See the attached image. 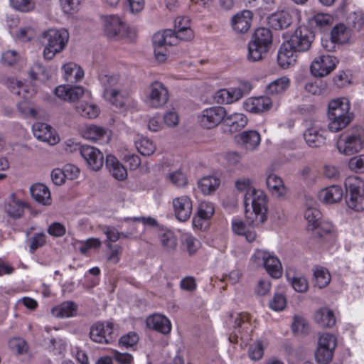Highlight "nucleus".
Returning a JSON list of instances; mask_svg holds the SVG:
<instances>
[{
	"instance_id": "nucleus-1",
	"label": "nucleus",
	"mask_w": 364,
	"mask_h": 364,
	"mask_svg": "<svg viewBox=\"0 0 364 364\" xmlns=\"http://www.w3.org/2000/svg\"><path fill=\"white\" fill-rule=\"evenodd\" d=\"M236 188L245 192L244 205L247 218L252 225L262 224L266 220L267 210V196L261 190L252 186V181L248 178H241L235 181Z\"/></svg>"
},
{
	"instance_id": "nucleus-2",
	"label": "nucleus",
	"mask_w": 364,
	"mask_h": 364,
	"mask_svg": "<svg viewBox=\"0 0 364 364\" xmlns=\"http://www.w3.org/2000/svg\"><path fill=\"white\" fill-rule=\"evenodd\" d=\"M38 40L43 46V58L46 60H52L65 48L69 40V33L65 28H49L39 35Z\"/></svg>"
},
{
	"instance_id": "nucleus-3",
	"label": "nucleus",
	"mask_w": 364,
	"mask_h": 364,
	"mask_svg": "<svg viewBox=\"0 0 364 364\" xmlns=\"http://www.w3.org/2000/svg\"><path fill=\"white\" fill-rule=\"evenodd\" d=\"M350 102L346 97L336 98L329 102L328 128L331 132H337L350 123L353 114L350 112Z\"/></svg>"
},
{
	"instance_id": "nucleus-4",
	"label": "nucleus",
	"mask_w": 364,
	"mask_h": 364,
	"mask_svg": "<svg viewBox=\"0 0 364 364\" xmlns=\"http://www.w3.org/2000/svg\"><path fill=\"white\" fill-rule=\"evenodd\" d=\"M336 147L340 154L352 156L364 149V128L360 125L350 127L338 136Z\"/></svg>"
},
{
	"instance_id": "nucleus-5",
	"label": "nucleus",
	"mask_w": 364,
	"mask_h": 364,
	"mask_svg": "<svg viewBox=\"0 0 364 364\" xmlns=\"http://www.w3.org/2000/svg\"><path fill=\"white\" fill-rule=\"evenodd\" d=\"M272 43V35L269 29L262 27L255 30L248 44L247 59L255 62L262 59Z\"/></svg>"
},
{
	"instance_id": "nucleus-6",
	"label": "nucleus",
	"mask_w": 364,
	"mask_h": 364,
	"mask_svg": "<svg viewBox=\"0 0 364 364\" xmlns=\"http://www.w3.org/2000/svg\"><path fill=\"white\" fill-rule=\"evenodd\" d=\"M346 203L355 210H364V181L357 176H350L345 181Z\"/></svg>"
},
{
	"instance_id": "nucleus-7",
	"label": "nucleus",
	"mask_w": 364,
	"mask_h": 364,
	"mask_svg": "<svg viewBox=\"0 0 364 364\" xmlns=\"http://www.w3.org/2000/svg\"><path fill=\"white\" fill-rule=\"evenodd\" d=\"M251 261L257 266L263 267L272 278L279 279L282 275V267L279 259L269 251L257 250L252 255Z\"/></svg>"
},
{
	"instance_id": "nucleus-8",
	"label": "nucleus",
	"mask_w": 364,
	"mask_h": 364,
	"mask_svg": "<svg viewBox=\"0 0 364 364\" xmlns=\"http://www.w3.org/2000/svg\"><path fill=\"white\" fill-rule=\"evenodd\" d=\"M168 88L161 82L154 81L146 87L144 102L151 108H161L168 101Z\"/></svg>"
},
{
	"instance_id": "nucleus-9",
	"label": "nucleus",
	"mask_w": 364,
	"mask_h": 364,
	"mask_svg": "<svg viewBox=\"0 0 364 364\" xmlns=\"http://www.w3.org/2000/svg\"><path fill=\"white\" fill-rule=\"evenodd\" d=\"M314 39V36L311 31L302 26L296 28L286 42L294 50L301 53L307 51L311 48Z\"/></svg>"
},
{
	"instance_id": "nucleus-10",
	"label": "nucleus",
	"mask_w": 364,
	"mask_h": 364,
	"mask_svg": "<svg viewBox=\"0 0 364 364\" xmlns=\"http://www.w3.org/2000/svg\"><path fill=\"white\" fill-rule=\"evenodd\" d=\"M225 117V109L221 106H214L203 109L198 117L199 124L205 129L217 127Z\"/></svg>"
},
{
	"instance_id": "nucleus-11",
	"label": "nucleus",
	"mask_w": 364,
	"mask_h": 364,
	"mask_svg": "<svg viewBox=\"0 0 364 364\" xmlns=\"http://www.w3.org/2000/svg\"><path fill=\"white\" fill-rule=\"evenodd\" d=\"M234 336H230L229 340L230 342H237V338L243 342H247L251 339V333L253 331V326L250 323V315L247 313L238 314L234 321Z\"/></svg>"
},
{
	"instance_id": "nucleus-12",
	"label": "nucleus",
	"mask_w": 364,
	"mask_h": 364,
	"mask_svg": "<svg viewBox=\"0 0 364 364\" xmlns=\"http://www.w3.org/2000/svg\"><path fill=\"white\" fill-rule=\"evenodd\" d=\"M337 59L329 54L321 53L312 61L310 70L315 77H324L331 73L336 68Z\"/></svg>"
},
{
	"instance_id": "nucleus-13",
	"label": "nucleus",
	"mask_w": 364,
	"mask_h": 364,
	"mask_svg": "<svg viewBox=\"0 0 364 364\" xmlns=\"http://www.w3.org/2000/svg\"><path fill=\"white\" fill-rule=\"evenodd\" d=\"M104 33L109 39H119L125 36L127 26L116 15L106 16L103 18Z\"/></svg>"
},
{
	"instance_id": "nucleus-14",
	"label": "nucleus",
	"mask_w": 364,
	"mask_h": 364,
	"mask_svg": "<svg viewBox=\"0 0 364 364\" xmlns=\"http://www.w3.org/2000/svg\"><path fill=\"white\" fill-rule=\"evenodd\" d=\"M296 10H282L273 13L268 18V23L275 30L287 28L294 21Z\"/></svg>"
},
{
	"instance_id": "nucleus-15",
	"label": "nucleus",
	"mask_w": 364,
	"mask_h": 364,
	"mask_svg": "<svg viewBox=\"0 0 364 364\" xmlns=\"http://www.w3.org/2000/svg\"><path fill=\"white\" fill-rule=\"evenodd\" d=\"M80 154L87 166L93 171L100 170L103 166V154L97 148L84 145L78 148Z\"/></svg>"
},
{
	"instance_id": "nucleus-16",
	"label": "nucleus",
	"mask_w": 364,
	"mask_h": 364,
	"mask_svg": "<svg viewBox=\"0 0 364 364\" xmlns=\"http://www.w3.org/2000/svg\"><path fill=\"white\" fill-rule=\"evenodd\" d=\"M113 325L112 323H96L90 328V337L96 343H109L112 341Z\"/></svg>"
},
{
	"instance_id": "nucleus-17",
	"label": "nucleus",
	"mask_w": 364,
	"mask_h": 364,
	"mask_svg": "<svg viewBox=\"0 0 364 364\" xmlns=\"http://www.w3.org/2000/svg\"><path fill=\"white\" fill-rule=\"evenodd\" d=\"M325 133L318 122H313L305 130L304 138L309 146L320 147L326 143Z\"/></svg>"
},
{
	"instance_id": "nucleus-18",
	"label": "nucleus",
	"mask_w": 364,
	"mask_h": 364,
	"mask_svg": "<svg viewBox=\"0 0 364 364\" xmlns=\"http://www.w3.org/2000/svg\"><path fill=\"white\" fill-rule=\"evenodd\" d=\"M173 207L176 218L181 221L188 220L192 213L193 204L191 198L181 196L173 200Z\"/></svg>"
},
{
	"instance_id": "nucleus-19",
	"label": "nucleus",
	"mask_w": 364,
	"mask_h": 364,
	"mask_svg": "<svg viewBox=\"0 0 364 364\" xmlns=\"http://www.w3.org/2000/svg\"><path fill=\"white\" fill-rule=\"evenodd\" d=\"M82 136L89 141L101 144L108 143L111 138L110 132L107 129L95 124L87 126L82 131Z\"/></svg>"
},
{
	"instance_id": "nucleus-20",
	"label": "nucleus",
	"mask_w": 364,
	"mask_h": 364,
	"mask_svg": "<svg viewBox=\"0 0 364 364\" xmlns=\"http://www.w3.org/2000/svg\"><path fill=\"white\" fill-rule=\"evenodd\" d=\"M32 131L36 139L50 145L55 144L59 141V137L55 131L46 123H35L32 127Z\"/></svg>"
},
{
	"instance_id": "nucleus-21",
	"label": "nucleus",
	"mask_w": 364,
	"mask_h": 364,
	"mask_svg": "<svg viewBox=\"0 0 364 364\" xmlns=\"http://www.w3.org/2000/svg\"><path fill=\"white\" fill-rule=\"evenodd\" d=\"M272 106V100L269 96L250 97L243 102L244 109L255 114L268 111Z\"/></svg>"
},
{
	"instance_id": "nucleus-22",
	"label": "nucleus",
	"mask_w": 364,
	"mask_h": 364,
	"mask_svg": "<svg viewBox=\"0 0 364 364\" xmlns=\"http://www.w3.org/2000/svg\"><path fill=\"white\" fill-rule=\"evenodd\" d=\"M235 140L247 151H253L259 146L261 141V136L255 130H247L236 135Z\"/></svg>"
},
{
	"instance_id": "nucleus-23",
	"label": "nucleus",
	"mask_w": 364,
	"mask_h": 364,
	"mask_svg": "<svg viewBox=\"0 0 364 364\" xmlns=\"http://www.w3.org/2000/svg\"><path fill=\"white\" fill-rule=\"evenodd\" d=\"M54 92L62 100L75 102L85 94V90L80 86L59 85L55 89Z\"/></svg>"
},
{
	"instance_id": "nucleus-24",
	"label": "nucleus",
	"mask_w": 364,
	"mask_h": 364,
	"mask_svg": "<svg viewBox=\"0 0 364 364\" xmlns=\"http://www.w3.org/2000/svg\"><path fill=\"white\" fill-rule=\"evenodd\" d=\"M146 323L148 328L155 330L163 334H168L171 331L170 320L161 314H153L149 316Z\"/></svg>"
},
{
	"instance_id": "nucleus-25",
	"label": "nucleus",
	"mask_w": 364,
	"mask_h": 364,
	"mask_svg": "<svg viewBox=\"0 0 364 364\" xmlns=\"http://www.w3.org/2000/svg\"><path fill=\"white\" fill-rule=\"evenodd\" d=\"M298 51L294 50L288 43L285 41L277 54V61L280 67L287 68L295 64L297 58Z\"/></svg>"
},
{
	"instance_id": "nucleus-26",
	"label": "nucleus",
	"mask_w": 364,
	"mask_h": 364,
	"mask_svg": "<svg viewBox=\"0 0 364 364\" xmlns=\"http://www.w3.org/2000/svg\"><path fill=\"white\" fill-rule=\"evenodd\" d=\"M252 19V13L249 10H244L232 17V27L237 33H245L250 28Z\"/></svg>"
},
{
	"instance_id": "nucleus-27",
	"label": "nucleus",
	"mask_w": 364,
	"mask_h": 364,
	"mask_svg": "<svg viewBox=\"0 0 364 364\" xmlns=\"http://www.w3.org/2000/svg\"><path fill=\"white\" fill-rule=\"evenodd\" d=\"M343 196V188L336 185H333L322 189L318 193V198L321 201L333 204L339 202Z\"/></svg>"
},
{
	"instance_id": "nucleus-28",
	"label": "nucleus",
	"mask_w": 364,
	"mask_h": 364,
	"mask_svg": "<svg viewBox=\"0 0 364 364\" xmlns=\"http://www.w3.org/2000/svg\"><path fill=\"white\" fill-rule=\"evenodd\" d=\"M105 166L115 179L123 181L127 177V169L115 156L107 155L105 160Z\"/></svg>"
},
{
	"instance_id": "nucleus-29",
	"label": "nucleus",
	"mask_w": 364,
	"mask_h": 364,
	"mask_svg": "<svg viewBox=\"0 0 364 364\" xmlns=\"http://www.w3.org/2000/svg\"><path fill=\"white\" fill-rule=\"evenodd\" d=\"M62 70L64 80L70 83L77 82L84 77V71L81 67L73 62L64 64Z\"/></svg>"
},
{
	"instance_id": "nucleus-30",
	"label": "nucleus",
	"mask_w": 364,
	"mask_h": 364,
	"mask_svg": "<svg viewBox=\"0 0 364 364\" xmlns=\"http://www.w3.org/2000/svg\"><path fill=\"white\" fill-rule=\"evenodd\" d=\"M215 212V208L212 203L208 201H202L200 203L197 213L193 218V224L194 226L201 228V220H209Z\"/></svg>"
},
{
	"instance_id": "nucleus-31",
	"label": "nucleus",
	"mask_w": 364,
	"mask_h": 364,
	"mask_svg": "<svg viewBox=\"0 0 364 364\" xmlns=\"http://www.w3.org/2000/svg\"><path fill=\"white\" fill-rule=\"evenodd\" d=\"M32 198L38 203L43 205L51 204V196L49 188L43 183L33 184L30 188Z\"/></svg>"
},
{
	"instance_id": "nucleus-32",
	"label": "nucleus",
	"mask_w": 364,
	"mask_h": 364,
	"mask_svg": "<svg viewBox=\"0 0 364 364\" xmlns=\"http://www.w3.org/2000/svg\"><path fill=\"white\" fill-rule=\"evenodd\" d=\"M223 121L230 132L241 130L247 124L248 122L247 117L244 114L237 112L228 115L225 112V117Z\"/></svg>"
},
{
	"instance_id": "nucleus-33",
	"label": "nucleus",
	"mask_w": 364,
	"mask_h": 364,
	"mask_svg": "<svg viewBox=\"0 0 364 364\" xmlns=\"http://www.w3.org/2000/svg\"><path fill=\"white\" fill-rule=\"evenodd\" d=\"M214 100L218 104H232L240 100L241 95L236 87L220 89L213 95Z\"/></svg>"
},
{
	"instance_id": "nucleus-34",
	"label": "nucleus",
	"mask_w": 364,
	"mask_h": 364,
	"mask_svg": "<svg viewBox=\"0 0 364 364\" xmlns=\"http://www.w3.org/2000/svg\"><path fill=\"white\" fill-rule=\"evenodd\" d=\"M105 99L117 107H124L129 101L128 95L118 89H109L103 93Z\"/></svg>"
},
{
	"instance_id": "nucleus-35",
	"label": "nucleus",
	"mask_w": 364,
	"mask_h": 364,
	"mask_svg": "<svg viewBox=\"0 0 364 364\" xmlns=\"http://www.w3.org/2000/svg\"><path fill=\"white\" fill-rule=\"evenodd\" d=\"M154 47L171 46L176 45V38L173 37V32L171 29L156 33L152 38Z\"/></svg>"
},
{
	"instance_id": "nucleus-36",
	"label": "nucleus",
	"mask_w": 364,
	"mask_h": 364,
	"mask_svg": "<svg viewBox=\"0 0 364 364\" xmlns=\"http://www.w3.org/2000/svg\"><path fill=\"white\" fill-rule=\"evenodd\" d=\"M316 322L321 327H332L336 323L333 312L328 308L319 309L314 316Z\"/></svg>"
},
{
	"instance_id": "nucleus-37",
	"label": "nucleus",
	"mask_w": 364,
	"mask_h": 364,
	"mask_svg": "<svg viewBox=\"0 0 364 364\" xmlns=\"http://www.w3.org/2000/svg\"><path fill=\"white\" fill-rule=\"evenodd\" d=\"M266 183L268 188L272 194L277 196H283L285 193V186L282 179L276 174L267 172Z\"/></svg>"
},
{
	"instance_id": "nucleus-38",
	"label": "nucleus",
	"mask_w": 364,
	"mask_h": 364,
	"mask_svg": "<svg viewBox=\"0 0 364 364\" xmlns=\"http://www.w3.org/2000/svg\"><path fill=\"white\" fill-rule=\"evenodd\" d=\"M77 306L73 301H65L54 307L51 312L53 316L58 318H68L73 316L77 311Z\"/></svg>"
},
{
	"instance_id": "nucleus-39",
	"label": "nucleus",
	"mask_w": 364,
	"mask_h": 364,
	"mask_svg": "<svg viewBox=\"0 0 364 364\" xmlns=\"http://www.w3.org/2000/svg\"><path fill=\"white\" fill-rule=\"evenodd\" d=\"M351 36V30L343 23L336 24L332 29L331 37L338 44H343L348 42Z\"/></svg>"
},
{
	"instance_id": "nucleus-40",
	"label": "nucleus",
	"mask_w": 364,
	"mask_h": 364,
	"mask_svg": "<svg viewBox=\"0 0 364 364\" xmlns=\"http://www.w3.org/2000/svg\"><path fill=\"white\" fill-rule=\"evenodd\" d=\"M289 84L290 81L288 77H279L269 84L266 88V92L272 96L280 95L289 87Z\"/></svg>"
},
{
	"instance_id": "nucleus-41",
	"label": "nucleus",
	"mask_w": 364,
	"mask_h": 364,
	"mask_svg": "<svg viewBox=\"0 0 364 364\" xmlns=\"http://www.w3.org/2000/svg\"><path fill=\"white\" fill-rule=\"evenodd\" d=\"M75 109L79 114L88 119L96 118L100 114V109L96 105L87 102H80Z\"/></svg>"
},
{
	"instance_id": "nucleus-42",
	"label": "nucleus",
	"mask_w": 364,
	"mask_h": 364,
	"mask_svg": "<svg viewBox=\"0 0 364 364\" xmlns=\"http://www.w3.org/2000/svg\"><path fill=\"white\" fill-rule=\"evenodd\" d=\"M310 203L311 206L308 207L304 212V218L307 221L308 228L314 230L320 222L321 213L314 206V201Z\"/></svg>"
},
{
	"instance_id": "nucleus-43",
	"label": "nucleus",
	"mask_w": 364,
	"mask_h": 364,
	"mask_svg": "<svg viewBox=\"0 0 364 364\" xmlns=\"http://www.w3.org/2000/svg\"><path fill=\"white\" fill-rule=\"evenodd\" d=\"M232 230L237 235H244L250 242L254 241L256 238V233L254 231L247 230L245 223L239 218L232 219Z\"/></svg>"
},
{
	"instance_id": "nucleus-44",
	"label": "nucleus",
	"mask_w": 364,
	"mask_h": 364,
	"mask_svg": "<svg viewBox=\"0 0 364 364\" xmlns=\"http://www.w3.org/2000/svg\"><path fill=\"white\" fill-rule=\"evenodd\" d=\"M220 183L218 178L210 176L202 178L198 182V187L204 194H210L218 188Z\"/></svg>"
},
{
	"instance_id": "nucleus-45",
	"label": "nucleus",
	"mask_w": 364,
	"mask_h": 364,
	"mask_svg": "<svg viewBox=\"0 0 364 364\" xmlns=\"http://www.w3.org/2000/svg\"><path fill=\"white\" fill-rule=\"evenodd\" d=\"M135 144L138 151L145 156H151L156 150V145L147 137H141Z\"/></svg>"
},
{
	"instance_id": "nucleus-46",
	"label": "nucleus",
	"mask_w": 364,
	"mask_h": 364,
	"mask_svg": "<svg viewBox=\"0 0 364 364\" xmlns=\"http://www.w3.org/2000/svg\"><path fill=\"white\" fill-rule=\"evenodd\" d=\"M348 23L353 32L364 33V14L362 12H353L349 15Z\"/></svg>"
},
{
	"instance_id": "nucleus-47",
	"label": "nucleus",
	"mask_w": 364,
	"mask_h": 364,
	"mask_svg": "<svg viewBox=\"0 0 364 364\" xmlns=\"http://www.w3.org/2000/svg\"><path fill=\"white\" fill-rule=\"evenodd\" d=\"M25 207L26 203L13 198L6 207V210L10 217L18 218L22 215Z\"/></svg>"
},
{
	"instance_id": "nucleus-48",
	"label": "nucleus",
	"mask_w": 364,
	"mask_h": 364,
	"mask_svg": "<svg viewBox=\"0 0 364 364\" xmlns=\"http://www.w3.org/2000/svg\"><path fill=\"white\" fill-rule=\"evenodd\" d=\"M334 350L318 344L315 358L318 364H328L333 358Z\"/></svg>"
},
{
	"instance_id": "nucleus-49",
	"label": "nucleus",
	"mask_w": 364,
	"mask_h": 364,
	"mask_svg": "<svg viewBox=\"0 0 364 364\" xmlns=\"http://www.w3.org/2000/svg\"><path fill=\"white\" fill-rule=\"evenodd\" d=\"M327 88V83L321 79H317L312 82H308L304 87L306 92L314 95H319L323 94Z\"/></svg>"
},
{
	"instance_id": "nucleus-50",
	"label": "nucleus",
	"mask_w": 364,
	"mask_h": 364,
	"mask_svg": "<svg viewBox=\"0 0 364 364\" xmlns=\"http://www.w3.org/2000/svg\"><path fill=\"white\" fill-rule=\"evenodd\" d=\"M167 178L173 186L178 188L184 187L188 184L187 177L180 170L170 172Z\"/></svg>"
},
{
	"instance_id": "nucleus-51",
	"label": "nucleus",
	"mask_w": 364,
	"mask_h": 364,
	"mask_svg": "<svg viewBox=\"0 0 364 364\" xmlns=\"http://www.w3.org/2000/svg\"><path fill=\"white\" fill-rule=\"evenodd\" d=\"M160 240L164 248L168 251L173 250L177 245V240L171 231H166L160 235Z\"/></svg>"
},
{
	"instance_id": "nucleus-52",
	"label": "nucleus",
	"mask_w": 364,
	"mask_h": 364,
	"mask_svg": "<svg viewBox=\"0 0 364 364\" xmlns=\"http://www.w3.org/2000/svg\"><path fill=\"white\" fill-rule=\"evenodd\" d=\"M102 232L107 237L105 241L107 247H111L112 242H115L120 239L119 231L115 227L105 226L102 228Z\"/></svg>"
},
{
	"instance_id": "nucleus-53",
	"label": "nucleus",
	"mask_w": 364,
	"mask_h": 364,
	"mask_svg": "<svg viewBox=\"0 0 364 364\" xmlns=\"http://www.w3.org/2000/svg\"><path fill=\"white\" fill-rule=\"evenodd\" d=\"M316 285L320 289L325 287L331 281L329 272L326 269H317L314 271Z\"/></svg>"
},
{
	"instance_id": "nucleus-54",
	"label": "nucleus",
	"mask_w": 364,
	"mask_h": 364,
	"mask_svg": "<svg viewBox=\"0 0 364 364\" xmlns=\"http://www.w3.org/2000/svg\"><path fill=\"white\" fill-rule=\"evenodd\" d=\"M173 37L176 38V44L179 40L189 41L193 37V33L188 25L181 26L178 25V29L173 31Z\"/></svg>"
},
{
	"instance_id": "nucleus-55",
	"label": "nucleus",
	"mask_w": 364,
	"mask_h": 364,
	"mask_svg": "<svg viewBox=\"0 0 364 364\" xmlns=\"http://www.w3.org/2000/svg\"><path fill=\"white\" fill-rule=\"evenodd\" d=\"M287 305V299L281 293H275L272 299L269 301V306L275 311H282Z\"/></svg>"
},
{
	"instance_id": "nucleus-56",
	"label": "nucleus",
	"mask_w": 364,
	"mask_h": 364,
	"mask_svg": "<svg viewBox=\"0 0 364 364\" xmlns=\"http://www.w3.org/2000/svg\"><path fill=\"white\" fill-rule=\"evenodd\" d=\"M36 36V31L31 26L20 28L16 33V38L22 42H28L33 39Z\"/></svg>"
},
{
	"instance_id": "nucleus-57",
	"label": "nucleus",
	"mask_w": 364,
	"mask_h": 364,
	"mask_svg": "<svg viewBox=\"0 0 364 364\" xmlns=\"http://www.w3.org/2000/svg\"><path fill=\"white\" fill-rule=\"evenodd\" d=\"M100 81L104 87V92L109 89H117L119 77L114 75H102L100 76Z\"/></svg>"
},
{
	"instance_id": "nucleus-58",
	"label": "nucleus",
	"mask_w": 364,
	"mask_h": 364,
	"mask_svg": "<svg viewBox=\"0 0 364 364\" xmlns=\"http://www.w3.org/2000/svg\"><path fill=\"white\" fill-rule=\"evenodd\" d=\"M318 344L324 348L335 350L337 346V340L334 335L324 333L319 336Z\"/></svg>"
},
{
	"instance_id": "nucleus-59",
	"label": "nucleus",
	"mask_w": 364,
	"mask_h": 364,
	"mask_svg": "<svg viewBox=\"0 0 364 364\" xmlns=\"http://www.w3.org/2000/svg\"><path fill=\"white\" fill-rule=\"evenodd\" d=\"M82 0H60V4L65 14H73L79 10Z\"/></svg>"
},
{
	"instance_id": "nucleus-60",
	"label": "nucleus",
	"mask_w": 364,
	"mask_h": 364,
	"mask_svg": "<svg viewBox=\"0 0 364 364\" xmlns=\"http://www.w3.org/2000/svg\"><path fill=\"white\" fill-rule=\"evenodd\" d=\"M18 110L24 117H36L37 112L30 102L25 100L18 103Z\"/></svg>"
},
{
	"instance_id": "nucleus-61",
	"label": "nucleus",
	"mask_w": 364,
	"mask_h": 364,
	"mask_svg": "<svg viewBox=\"0 0 364 364\" xmlns=\"http://www.w3.org/2000/svg\"><path fill=\"white\" fill-rule=\"evenodd\" d=\"M272 284L269 279H260L255 287V293L259 296L268 294L271 290Z\"/></svg>"
},
{
	"instance_id": "nucleus-62",
	"label": "nucleus",
	"mask_w": 364,
	"mask_h": 364,
	"mask_svg": "<svg viewBox=\"0 0 364 364\" xmlns=\"http://www.w3.org/2000/svg\"><path fill=\"white\" fill-rule=\"evenodd\" d=\"M291 328L293 331L296 333H306L309 330L306 320L300 316H294Z\"/></svg>"
},
{
	"instance_id": "nucleus-63",
	"label": "nucleus",
	"mask_w": 364,
	"mask_h": 364,
	"mask_svg": "<svg viewBox=\"0 0 364 364\" xmlns=\"http://www.w3.org/2000/svg\"><path fill=\"white\" fill-rule=\"evenodd\" d=\"M20 59L19 54L14 50H9L4 52L1 55V63L8 66L15 65Z\"/></svg>"
},
{
	"instance_id": "nucleus-64",
	"label": "nucleus",
	"mask_w": 364,
	"mask_h": 364,
	"mask_svg": "<svg viewBox=\"0 0 364 364\" xmlns=\"http://www.w3.org/2000/svg\"><path fill=\"white\" fill-rule=\"evenodd\" d=\"M349 167L356 173H364V155L351 158L349 161Z\"/></svg>"
}]
</instances>
